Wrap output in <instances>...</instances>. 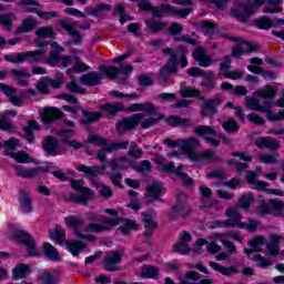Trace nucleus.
<instances>
[{
	"mask_svg": "<svg viewBox=\"0 0 284 284\" xmlns=\"http://www.w3.org/2000/svg\"><path fill=\"white\" fill-rule=\"evenodd\" d=\"M222 128L226 132H239V123L234 119H229L226 122L222 123Z\"/></svg>",
	"mask_w": 284,
	"mask_h": 284,
	"instance_id": "63",
	"label": "nucleus"
},
{
	"mask_svg": "<svg viewBox=\"0 0 284 284\" xmlns=\"http://www.w3.org/2000/svg\"><path fill=\"white\" fill-rule=\"evenodd\" d=\"M210 267L214 270V272H220L223 276H232V274H236V267L234 266L224 267L216 262H210Z\"/></svg>",
	"mask_w": 284,
	"mask_h": 284,
	"instance_id": "44",
	"label": "nucleus"
},
{
	"mask_svg": "<svg viewBox=\"0 0 284 284\" xmlns=\"http://www.w3.org/2000/svg\"><path fill=\"white\" fill-rule=\"evenodd\" d=\"M122 256H123L122 251H109V252H106L105 260H104L105 268L109 272H116L118 268L112 267V265H115L116 263H120Z\"/></svg>",
	"mask_w": 284,
	"mask_h": 284,
	"instance_id": "20",
	"label": "nucleus"
},
{
	"mask_svg": "<svg viewBox=\"0 0 284 284\" xmlns=\"http://www.w3.org/2000/svg\"><path fill=\"white\" fill-rule=\"evenodd\" d=\"M128 145H130V142L128 141L111 143L104 150L98 152V161H101L103 163L108 153L114 152L116 150H125L128 149Z\"/></svg>",
	"mask_w": 284,
	"mask_h": 284,
	"instance_id": "24",
	"label": "nucleus"
},
{
	"mask_svg": "<svg viewBox=\"0 0 284 284\" xmlns=\"http://www.w3.org/2000/svg\"><path fill=\"white\" fill-rule=\"evenodd\" d=\"M6 11V7L0 4V12ZM17 19V16L14 13H4L0 16V26L4 28V30H10L12 28V21Z\"/></svg>",
	"mask_w": 284,
	"mask_h": 284,
	"instance_id": "37",
	"label": "nucleus"
},
{
	"mask_svg": "<svg viewBox=\"0 0 284 284\" xmlns=\"http://www.w3.org/2000/svg\"><path fill=\"white\" fill-rule=\"evenodd\" d=\"M43 148L47 154H52V155L59 154V152H57V148H58L57 140L52 136H48L44 140Z\"/></svg>",
	"mask_w": 284,
	"mask_h": 284,
	"instance_id": "46",
	"label": "nucleus"
},
{
	"mask_svg": "<svg viewBox=\"0 0 284 284\" xmlns=\"http://www.w3.org/2000/svg\"><path fill=\"white\" fill-rule=\"evenodd\" d=\"M0 90L8 97L12 105H17L18 108H21L23 105V98H20L17 95V90L10 88L7 84H0Z\"/></svg>",
	"mask_w": 284,
	"mask_h": 284,
	"instance_id": "23",
	"label": "nucleus"
},
{
	"mask_svg": "<svg viewBox=\"0 0 284 284\" xmlns=\"http://www.w3.org/2000/svg\"><path fill=\"white\" fill-rule=\"evenodd\" d=\"M245 105L248 110L265 114L267 121H284V110H281L277 113L272 111V105H274V102L272 101H265L263 104H261V101H258L256 98L246 97Z\"/></svg>",
	"mask_w": 284,
	"mask_h": 284,
	"instance_id": "4",
	"label": "nucleus"
},
{
	"mask_svg": "<svg viewBox=\"0 0 284 284\" xmlns=\"http://www.w3.org/2000/svg\"><path fill=\"white\" fill-rule=\"evenodd\" d=\"M13 241H16V243H22L24 247H28L29 250H36L37 247L34 237H32V235L26 231H17L13 234Z\"/></svg>",
	"mask_w": 284,
	"mask_h": 284,
	"instance_id": "18",
	"label": "nucleus"
},
{
	"mask_svg": "<svg viewBox=\"0 0 284 284\" xmlns=\"http://www.w3.org/2000/svg\"><path fill=\"white\" fill-rule=\"evenodd\" d=\"M164 54H169L170 60L166 67L161 70V77H165V74H175L176 72V54L172 49H164Z\"/></svg>",
	"mask_w": 284,
	"mask_h": 284,
	"instance_id": "25",
	"label": "nucleus"
},
{
	"mask_svg": "<svg viewBox=\"0 0 284 284\" xmlns=\"http://www.w3.org/2000/svg\"><path fill=\"white\" fill-rule=\"evenodd\" d=\"M260 163H277L278 161V154H260L258 155Z\"/></svg>",
	"mask_w": 284,
	"mask_h": 284,
	"instance_id": "62",
	"label": "nucleus"
},
{
	"mask_svg": "<svg viewBox=\"0 0 284 284\" xmlns=\"http://www.w3.org/2000/svg\"><path fill=\"white\" fill-rule=\"evenodd\" d=\"M49 236L52 241H60L62 247L67 250H84L85 243L77 240H62L65 239V229L57 225L53 230L49 231Z\"/></svg>",
	"mask_w": 284,
	"mask_h": 284,
	"instance_id": "6",
	"label": "nucleus"
},
{
	"mask_svg": "<svg viewBox=\"0 0 284 284\" xmlns=\"http://www.w3.org/2000/svg\"><path fill=\"white\" fill-rule=\"evenodd\" d=\"M162 193L163 186L159 182H153L146 186V196H149V199H159Z\"/></svg>",
	"mask_w": 284,
	"mask_h": 284,
	"instance_id": "43",
	"label": "nucleus"
},
{
	"mask_svg": "<svg viewBox=\"0 0 284 284\" xmlns=\"http://www.w3.org/2000/svg\"><path fill=\"white\" fill-rule=\"evenodd\" d=\"M145 23L151 32H161V30L165 28V23L159 22L156 20H146Z\"/></svg>",
	"mask_w": 284,
	"mask_h": 284,
	"instance_id": "58",
	"label": "nucleus"
},
{
	"mask_svg": "<svg viewBox=\"0 0 284 284\" xmlns=\"http://www.w3.org/2000/svg\"><path fill=\"white\" fill-rule=\"evenodd\" d=\"M38 22L34 18L29 17L22 21V24L17 29V32H30L33 28H37Z\"/></svg>",
	"mask_w": 284,
	"mask_h": 284,
	"instance_id": "47",
	"label": "nucleus"
},
{
	"mask_svg": "<svg viewBox=\"0 0 284 284\" xmlns=\"http://www.w3.org/2000/svg\"><path fill=\"white\" fill-rule=\"evenodd\" d=\"M105 165L102 166H88V165H79L77 170L79 172H83L84 176L87 179H94L99 176V174H104L105 172Z\"/></svg>",
	"mask_w": 284,
	"mask_h": 284,
	"instance_id": "22",
	"label": "nucleus"
},
{
	"mask_svg": "<svg viewBox=\"0 0 284 284\" xmlns=\"http://www.w3.org/2000/svg\"><path fill=\"white\" fill-rule=\"evenodd\" d=\"M45 51L43 49L29 51V52H20L16 54L6 55L4 59L9 63H23L29 61V63H39V61H43V57Z\"/></svg>",
	"mask_w": 284,
	"mask_h": 284,
	"instance_id": "8",
	"label": "nucleus"
},
{
	"mask_svg": "<svg viewBox=\"0 0 284 284\" xmlns=\"http://www.w3.org/2000/svg\"><path fill=\"white\" fill-rule=\"evenodd\" d=\"M251 63L253 64L246 67L248 72H253V74H263V69L258 67V65H263V60L258 58H253L251 59Z\"/></svg>",
	"mask_w": 284,
	"mask_h": 284,
	"instance_id": "52",
	"label": "nucleus"
},
{
	"mask_svg": "<svg viewBox=\"0 0 284 284\" xmlns=\"http://www.w3.org/2000/svg\"><path fill=\"white\" fill-rule=\"evenodd\" d=\"M193 59L197 61L200 65L203 68H207L214 63V60H212L207 54H205V50L201 47H197L193 52Z\"/></svg>",
	"mask_w": 284,
	"mask_h": 284,
	"instance_id": "27",
	"label": "nucleus"
},
{
	"mask_svg": "<svg viewBox=\"0 0 284 284\" xmlns=\"http://www.w3.org/2000/svg\"><path fill=\"white\" fill-rule=\"evenodd\" d=\"M194 133L197 134V136H202L203 139H205V141H207V143H210V145H220L221 141H219V139H222L224 141V143H232L231 139L225 138L223 134L214 131V129H212V126H207V125H200L196 126L194 129Z\"/></svg>",
	"mask_w": 284,
	"mask_h": 284,
	"instance_id": "7",
	"label": "nucleus"
},
{
	"mask_svg": "<svg viewBox=\"0 0 284 284\" xmlns=\"http://www.w3.org/2000/svg\"><path fill=\"white\" fill-rule=\"evenodd\" d=\"M189 77H203V85L207 87V81H212L214 79V73L212 71L203 72V70L199 68H191L187 70Z\"/></svg>",
	"mask_w": 284,
	"mask_h": 284,
	"instance_id": "35",
	"label": "nucleus"
},
{
	"mask_svg": "<svg viewBox=\"0 0 284 284\" xmlns=\"http://www.w3.org/2000/svg\"><path fill=\"white\" fill-rule=\"evenodd\" d=\"M253 97H258L260 99H274L276 97V87L265 85L263 89L256 90Z\"/></svg>",
	"mask_w": 284,
	"mask_h": 284,
	"instance_id": "36",
	"label": "nucleus"
},
{
	"mask_svg": "<svg viewBox=\"0 0 284 284\" xmlns=\"http://www.w3.org/2000/svg\"><path fill=\"white\" fill-rule=\"evenodd\" d=\"M134 70V67L130 64H125L120 67V69H116L114 67H101L102 74H105L109 79H114L115 77H119V74H123V77H128L129 74H132Z\"/></svg>",
	"mask_w": 284,
	"mask_h": 284,
	"instance_id": "16",
	"label": "nucleus"
},
{
	"mask_svg": "<svg viewBox=\"0 0 284 284\" xmlns=\"http://www.w3.org/2000/svg\"><path fill=\"white\" fill-rule=\"evenodd\" d=\"M19 203L23 212H32V202L30 201V193H28V191H20Z\"/></svg>",
	"mask_w": 284,
	"mask_h": 284,
	"instance_id": "39",
	"label": "nucleus"
},
{
	"mask_svg": "<svg viewBox=\"0 0 284 284\" xmlns=\"http://www.w3.org/2000/svg\"><path fill=\"white\" fill-rule=\"evenodd\" d=\"M143 221H144V227H145V236H152V232H154V230H156L159 227V224L156 223V221H154V219H152V216L143 213Z\"/></svg>",
	"mask_w": 284,
	"mask_h": 284,
	"instance_id": "45",
	"label": "nucleus"
},
{
	"mask_svg": "<svg viewBox=\"0 0 284 284\" xmlns=\"http://www.w3.org/2000/svg\"><path fill=\"white\" fill-rule=\"evenodd\" d=\"M104 112L106 114H116V112H131L130 108H123V104L116 103V104H106L103 106Z\"/></svg>",
	"mask_w": 284,
	"mask_h": 284,
	"instance_id": "49",
	"label": "nucleus"
},
{
	"mask_svg": "<svg viewBox=\"0 0 284 284\" xmlns=\"http://www.w3.org/2000/svg\"><path fill=\"white\" fill-rule=\"evenodd\" d=\"M38 92L40 94H48L50 90V78H42L37 84Z\"/></svg>",
	"mask_w": 284,
	"mask_h": 284,
	"instance_id": "57",
	"label": "nucleus"
},
{
	"mask_svg": "<svg viewBox=\"0 0 284 284\" xmlns=\"http://www.w3.org/2000/svg\"><path fill=\"white\" fill-rule=\"evenodd\" d=\"M60 26L67 30V32L71 36L74 37L75 39H81V37L79 36V33L77 32V30H74V26L72 23H70L67 20H60L59 21Z\"/></svg>",
	"mask_w": 284,
	"mask_h": 284,
	"instance_id": "55",
	"label": "nucleus"
},
{
	"mask_svg": "<svg viewBox=\"0 0 284 284\" xmlns=\"http://www.w3.org/2000/svg\"><path fill=\"white\" fill-rule=\"evenodd\" d=\"M252 203H254V196H252V193H246L240 199L237 207L242 210H248Z\"/></svg>",
	"mask_w": 284,
	"mask_h": 284,
	"instance_id": "51",
	"label": "nucleus"
},
{
	"mask_svg": "<svg viewBox=\"0 0 284 284\" xmlns=\"http://www.w3.org/2000/svg\"><path fill=\"white\" fill-rule=\"evenodd\" d=\"M129 110L131 112H146V114H134L120 121L116 125V131L120 134H123L128 130H134L139 123L142 128H152V125H155L161 120L158 109L151 103H133L129 106Z\"/></svg>",
	"mask_w": 284,
	"mask_h": 284,
	"instance_id": "1",
	"label": "nucleus"
},
{
	"mask_svg": "<svg viewBox=\"0 0 284 284\" xmlns=\"http://www.w3.org/2000/svg\"><path fill=\"white\" fill-rule=\"evenodd\" d=\"M8 156L14 159L17 163H32V158L26 151L8 152Z\"/></svg>",
	"mask_w": 284,
	"mask_h": 284,
	"instance_id": "42",
	"label": "nucleus"
},
{
	"mask_svg": "<svg viewBox=\"0 0 284 284\" xmlns=\"http://www.w3.org/2000/svg\"><path fill=\"white\" fill-rule=\"evenodd\" d=\"M112 221H119L120 226L118 227V234H123L124 236H128V234H132L134 230H139V224H136L134 220L115 217L112 219Z\"/></svg>",
	"mask_w": 284,
	"mask_h": 284,
	"instance_id": "17",
	"label": "nucleus"
},
{
	"mask_svg": "<svg viewBox=\"0 0 284 284\" xmlns=\"http://www.w3.org/2000/svg\"><path fill=\"white\" fill-rule=\"evenodd\" d=\"M135 1L140 10H149L152 12L153 17H165V14H171V17H179L180 19H185L192 12V0H174L178 6H190L186 9L176 10L169 4H162L160 8H154L148 2V0H131Z\"/></svg>",
	"mask_w": 284,
	"mask_h": 284,
	"instance_id": "3",
	"label": "nucleus"
},
{
	"mask_svg": "<svg viewBox=\"0 0 284 284\" xmlns=\"http://www.w3.org/2000/svg\"><path fill=\"white\" fill-rule=\"evenodd\" d=\"M211 239H213V241H211V242H209L205 239H201V237L197 239L195 241V247H203L205 245H209V250H217L219 243H222V245H224V247H226V250H234V246L232 245V243H230L224 237H221V235H219V234L212 235Z\"/></svg>",
	"mask_w": 284,
	"mask_h": 284,
	"instance_id": "13",
	"label": "nucleus"
},
{
	"mask_svg": "<svg viewBox=\"0 0 284 284\" xmlns=\"http://www.w3.org/2000/svg\"><path fill=\"white\" fill-rule=\"evenodd\" d=\"M121 220L104 219L102 224L92 223L84 229V234L92 232L93 234H101L102 232H110L113 227L119 225Z\"/></svg>",
	"mask_w": 284,
	"mask_h": 284,
	"instance_id": "14",
	"label": "nucleus"
},
{
	"mask_svg": "<svg viewBox=\"0 0 284 284\" xmlns=\"http://www.w3.org/2000/svg\"><path fill=\"white\" fill-rule=\"evenodd\" d=\"M110 168L113 172L116 170H125V168H128V159L122 158L119 160H114L110 163Z\"/></svg>",
	"mask_w": 284,
	"mask_h": 284,
	"instance_id": "59",
	"label": "nucleus"
},
{
	"mask_svg": "<svg viewBox=\"0 0 284 284\" xmlns=\"http://www.w3.org/2000/svg\"><path fill=\"white\" fill-rule=\"evenodd\" d=\"M83 180H71L70 185L75 192H79L80 195L73 196L74 203H81L82 205H87L88 201H92L94 199V191L84 186Z\"/></svg>",
	"mask_w": 284,
	"mask_h": 284,
	"instance_id": "10",
	"label": "nucleus"
},
{
	"mask_svg": "<svg viewBox=\"0 0 284 284\" xmlns=\"http://www.w3.org/2000/svg\"><path fill=\"white\" fill-rule=\"evenodd\" d=\"M233 254H234V251L232 250H210L209 251V256H213L217 261H230Z\"/></svg>",
	"mask_w": 284,
	"mask_h": 284,
	"instance_id": "40",
	"label": "nucleus"
},
{
	"mask_svg": "<svg viewBox=\"0 0 284 284\" xmlns=\"http://www.w3.org/2000/svg\"><path fill=\"white\" fill-rule=\"evenodd\" d=\"M248 245L250 247H263V246H267V240H265V237L257 235L255 236L253 240L248 241Z\"/></svg>",
	"mask_w": 284,
	"mask_h": 284,
	"instance_id": "61",
	"label": "nucleus"
},
{
	"mask_svg": "<svg viewBox=\"0 0 284 284\" xmlns=\"http://www.w3.org/2000/svg\"><path fill=\"white\" fill-rule=\"evenodd\" d=\"M101 119V112H88L83 111V120L82 123H94V121H99Z\"/></svg>",
	"mask_w": 284,
	"mask_h": 284,
	"instance_id": "56",
	"label": "nucleus"
},
{
	"mask_svg": "<svg viewBox=\"0 0 284 284\" xmlns=\"http://www.w3.org/2000/svg\"><path fill=\"white\" fill-rule=\"evenodd\" d=\"M226 216H227L229 221L227 222H225V221L216 222L217 227H227L229 225L241 227V225H243V222H242L243 217L241 216V209H239V206L229 209L226 211Z\"/></svg>",
	"mask_w": 284,
	"mask_h": 284,
	"instance_id": "15",
	"label": "nucleus"
},
{
	"mask_svg": "<svg viewBox=\"0 0 284 284\" xmlns=\"http://www.w3.org/2000/svg\"><path fill=\"white\" fill-rule=\"evenodd\" d=\"M102 79H103V74L91 72L82 75L80 78V81L82 85H99Z\"/></svg>",
	"mask_w": 284,
	"mask_h": 284,
	"instance_id": "33",
	"label": "nucleus"
},
{
	"mask_svg": "<svg viewBox=\"0 0 284 284\" xmlns=\"http://www.w3.org/2000/svg\"><path fill=\"white\" fill-rule=\"evenodd\" d=\"M64 223L69 230H73V234L82 241H97V237L91 234H84V231H81V227L84 225V221L81 217L69 216L64 219Z\"/></svg>",
	"mask_w": 284,
	"mask_h": 284,
	"instance_id": "11",
	"label": "nucleus"
},
{
	"mask_svg": "<svg viewBox=\"0 0 284 284\" xmlns=\"http://www.w3.org/2000/svg\"><path fill=\"white\" fill-rule=\"evenodd\" d=\"M30 274V266L27 264H19L12 270V276L16 281H21V278H26Z\"/></svg>",
	"mask_w": 284,
	"mask_h": 284,
	"instance_id": "41",
	"label": "nucleus"
},
{
	"mask_svg": "<svg viewBox=\"0 0 284 284\" xmlns=\"http://www.w3.org/2000/svg\"><path fill=\"white\" fill-rule=\"evenodd\" d=\"M163 143L165 145H169V148H181L183 150L184 154L189 156L191 161H219V158L214 155L211 151H205L203 153H197L195 148H199L201 145V142L196 138H186L183 140H180L179 142H174V140L164 139Z\"/></svg>",
	"mask_w": 284,
	"mask_h": 284,
	"instance_id": "2",
	"label": "nucleus"
},
{
	"mask_svg": "<svg viewBox=\"0 0 284 284\" xmlns=\"http://www.w3.org/2000/svg\"><path fill=\"white\" fill-rule=\"evenodd\" d=\"M92 185H94V187H100V194L104 196V199H110L112 196V189H110V186L102 185L98 181H92Z\"/></svg>",
	"mask_w": 284,
	"mask_h": 284,
	"instance_id": "60",
	"label": "nucleus"
},
{
	"mask_svg": "<svg viewBox=\"0 0 284 284\" xmlns=\"http://www.w3.org/2000/svg\"><path fill=\"white\" fill-rule=\"evenodd\" d=\"M245 254L257 264V267H270L272 265V261L261 256L257 250H246Z\"/></svg>",
	"mask_w": 284,
	"mask_h": 284,
	"instance_id": "29",
	"label": "nucleus"
},
{
	"mask_svg": "<svg viewBox=\"0 0 284 284\" xmlns=\"http://www.w3.org/2000/svg\"><path fill=\"white\" fill-rule=\"evenodd\" d=\"M49 65H63V68H72L74 72H88L90 67L84 62L72 57H59L57 53H51L48 60Z\"/></svg>",
	"mask_w": 284,
	"mask_h": 284,
	"instance_id": "5",
	"label": "nucleus"
},
{
	"mask_svg": "<svg viewBox=\"0 0 284 284\" xmlns=\"http://www.w3.org/2000/svg\"><path fill=\"white\" fill-rule=\"evenodd\" d=\"M14 172L18 176H21L22 179H34V176H38V174H41V172H45V170H43V168L41 166L28 169L22 165H16Z\"/></svg>",
	"mask_w": 284,
	"mask_h": 284,
	"instance_id": "19",
	"label": "nucleus"
},
{
	"mask_svg": "<svg viewBox=\"0 0 284 284\" xmlns=\"http://www.w3.org/2000/svg\"><path fill=\"white\" fill-rule=\"evenodd\" d=\"M200 275L196 272H187L184 277H179L180 284H196L199 281Z\"/></svg>",
	"mask_w": 284,
	"mask_h": 284,
	"instance_id": "50",
	"label": "nucleus"
},
{
	"mask_svg": "<svg viewBox=\"0 0 284 284\" xmlns=\"http://www.w3.org/2000/svg\"><path fill=\"white\" fill-rule=\"evenodd\" d=\"M154 163H156V165H159V170H161V172H173L174 171V163L170 162L168 164H165V158L163 155H155L153 159ZM183 165H180L175 171L174 174H176V176H179L181 179V181H183V183H185V185H192L193 181L192 179H190V176H187V174H185L183 172Z\"/></svg>",
	"mask_w": 284,
	"mask_h": 284,
	"instance_id": "9",
	"label": "nucleus"
},
{
	"mask_svg": "<svg viewBox=\"0 0 284 284\" xmlns=\"http://www.w3.org/2000/svg\"><path fill=\"white\" fill-rule=\"evenodd\" d=\"M59 99H63L68 101V103H72V105H63L62 108L65 112H71V114H77V112L81 111V105H79V101L77 98L72 97L71 94H61Z\"/></svg>",
	"mask_w": 284,
	"mask_h": 284,
	"instance_id": "32",
	"label": "nucleus"
},
{
	"mask_svg": "<svg viewBox=\"0 0 284 284\" xmlns=\"http://www.w3.org/2000/svg\"><path fill=\"white\" fill-rule=\"evenodd\" d=\"M39 130V123L34 120H30L28 122V125L24 126V139L29 143H34V134L33 132H37Z\"/></svg>",
	"mask_w": 284,
	"mask_h": 284,
	"instance_id": "38",
	"label": "nucleus"
},
{
	"mask_svg": "<svg viewBox=\"0 0 284 284\" xmlns=\"http://www.w3.org/2000/svg\"><path fill=\"white\" fill-rule=\"evenodd\" d=\"M28 256H45L49 261H59L61 258V254L57 252V250H44V251H37V250H29Z\"/></svg>",
	"mask_w": 284,
	"mask_h": 284,
	"instance_id": "30",
	"label": "nucleus"
},
{
	"mask_svg": "<svg viewBox=\"0 0 284 284\" xmlns=\"http://www.w3.org/2000/svg\"><path fill=\"white\" fill-rule=\"evenodd\" d=\"M221 105V100H205L202 105V116H214L216 114V108Z\"/></svg>",
	"mask_w": 284,
	"mask_h": 284,
	"instance_id": "28",
	"label": "nucleus"
},
{
	"mask_svg": "<svg viewBox=\"0 0 284 284\" xmlns=\"http://www.w3.org/2000/svg\"><path fill=\"white\" fill-rule=\"evenodd\" d=\"M256 47L250 42L241 41L239 45L233 49V57H243V54H250V52H254Z\"/></svg>",
	"mask_w": 284,
	"mask_h": 284,
	"instance_id": "34",
	"label": "nucleus"
},
{
	"mask_svg": "<svg viewBox=\"0 0 284 284\" xmlns=\"http://www.w3.org/2000/svg\"><path fill=\"white\" fill-rule=\"evenodd\" d=\"M267 3L274 7H265L264 12L266 13H276L283 10V8H281V3H283V0H267Z\"/></svg>",
	"mask_w": 284,
	"mask_h": 284,
	"instance_id": "54",
	"label": "nucleus"
},
{
	"mask_svg": "<svg viewBox=\"0 0 284 284\" xmlns=\"http://www.w3.org/2000/svg\"><path fill=\"white\" fill-rule=\"evenodd\" d=\"M140 276H142V278H158L159 270L154 266H143Z\"/></svg>",
	"mask_w": 284,
	"mask_h": 284,
	"instance_id": "48",
	"label": "nucleus"
},
{
	"mask_svg": "<svg viewBox=\"0 0 284 284\" xmlns=\"http://www.w3.org/2000/svg\"><path fill=\"white\" fill-rule=\"evenodd\" d=\"M63 116V113L58 108L51 106L43 109L42 111V122L44 125H50L51 123H54L57 119H61Z\"/></svg>",
	"mask_w": 284,
	"mask_h": 284,
	"instance_id": "21",
	"label": "nucleus"
},
{
	"mask_svg": "<svg viewBox=\"0 0 284 284\" xmlns=\"http://www.w3.org/2000/svg\"><path fill=\"white\" fill-rule=\"evenodd\" d=\"M190 245H192V234L187 231H181L179 241L174 245V250H190Z\"/></svg>",
	"mask_w": 284,
	"mask_h": 284,
	"instance_id": "31",
	"label": "nucleus"
},
{
	"mask_svg": "<svg viewBox=\"0 0 284 284\" xmlns=\"http://www.w3.org/2000/svg\"><path fill=\"white\" fill-rule=\"evenodd\" d=\"M256 26L260 28V30H267L274 26V22L271 21L267 17H262L256 21Z\"/></svg>",
	"mask_w": 284,
	"mask_h": 284,
	"instance_id": "64",
	"label": "nucleus"
},
{
	"mask_svg": "<svg viewBox=\"0 0 284 284\" xmlns=\"http://www.w3.org/2000/svg\"><path fill=\"white\" fill-rule=\"evenodd\" d=\"M36 34L40 39H50V37H54V29L52 27H42L36 31Z\"/></svg>",
	"mask_w": 284,
	"mask_h": 284,
	"instance_id": "53",
	"label": "nucleus"
},
{
	"mask_svg": "<svg viewBox=\"0 0 284 284\" xmlns=\"http://www.w3.org/2000/svg\"><path fill=\"white\" fill-rule=\"evenodd\" d=\"M18 6H22L24 12H36L40 19L49 20L58 17L55 11H39V2L37 0H21Z\"/></svg>",
	"mask_w": 284,
	"mask_h": 284,
	"instance_id": "12",
	"label": "nucleus"
},
{
	"mask_svg": "<svg viewBox=\"0 0 284 284\" xmlns=\"http://www.w3.org/2000/svg\"><path fill=\"white\" fill-rule=\"evenodd\" d=\"M256 176H258V174L252 171L247 173L246 180L248 185H252L253 190L266 192L267 187H270V183L256 180Z\"/></svg>",
	"mask_w": 284,
	"mask_h": 284,
	"instance_id": "26",
	"label": "nucleus"
}]
</instances>
